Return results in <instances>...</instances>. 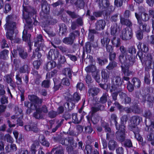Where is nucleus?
Wrapping results in <instances>:
<instances>
[{
	"label": "nucleus",
	"mask_w": 154,
	"mask_h": 154,
	"mask_svg": "<svg viewBox=\"0 0 154 154\" xmlns=\"http://www.w3.org/2000/svg\"><path fill=\"white\" fill-rule=\"evenodd\" d=\"M59 53L54 49H51L49 51L47 58L49 60H54L58 57Z\"/></svg>",
	"instance_id": "f8f14e48"
},
{
	"label": "nucleus",
	"mask_w": 154,
	"mask_h": 154,
	"mask_svg": "<svg viewBox=\"0 0 154 154\" xmlns=\"http://www.w3.org/2000/svg\"><path fill=\"white\" fill-rule=\"evenodd\" d=\"M127 56V60L125 65L129 67H132L135 63V58L131 54Z\"/></svg>",
	"instance_id": "2eb2a0df"
},
{
	"label": "nucleus",
	"mask_w": 154,
	"mask_h": 154,
	"mask_svg": "<svg viewBox=\"0 0 154 154\" xmlns=\"http://www.w3.org/2000/svg\"><path fill=\"white\" fill-rule=\"evenodd\" d=\"M14 33V31H8L6 34V36L7 39L11 40L13 39V35Z\"/></svg>",
	"instance_id": "052dcab7"
},
{
	"label": "nucleus",
	"mask_w": 154,
	"mask_h": 154,
	"mask_svg": "<svg viewBox=\"0 0 154 154\" xmlns=\"http://www.w3.org/2000/svg\"><path fill=\"white\" fill-rule=\"evenodd\" d=\"M91 50V46L90 42H86L84 47V51L88 53H90Z\"/></svg>",
	"instance_id": "49530a36"
},
{
	"label": "nucleus",
	"mask_w": 154,
	"mask_h": 154,
	"mask_svg": "<svg viewBox=\"0 0 154 154\" xmlns=\"http://www.w3.org/2000/svg\"><path fill=\"white\" fill-rule=\"evenodd\" d=\"M41 64V62L40 60H35L33 62V65L35 68L38 69Z\"/></svg>",
	"instance_id": "680f3d73"
},
{
	"label": "nucleus",
	"mask_w": 154,
	"mask_h": 154,
	"mask_svg": "<svg viewBox=\"0 0 154 154\" xmlns=\"http://www.w3.org/2000/svg\"><path fill=\"white\" fill-rule=\"evenodd\" d=\"M36 110L35 112L33 114V116L37 119H42L43 118V116L42 114L39 109H37V106H36V108L35 109Z\"/></svg>",
	"instance_id": "7c9ffc66"
},
{
	"label": "nucleus",
	"mask_w": 154,
	"mask_h": 154,
	"mask_svg": "<svg viewBox=\"0 0 154 154\" xmlns=\"http://www.w3.org/2000/svg\"><path fill=\"white\" fill-rule=\"evenodd\" d=\"M31 35L27 33L26 30L24 29L23 32L22 36L23 41L29 43L30 41Z\"/></svg>",
	"instance_id": "473e14b6"
},
{
	"label": "nucleus",
	"mask_w": 154,
	"mask_h": 154,
	"mask_svg": "<svg viewBox=\"0 0 154 154\" xmlns=\"http://www.w3.org/2000/svg\"><path fill=\"white\" fill-rule=\"evenodd\" d=\"M139 26L140 28L141 27H142V30L143 31L149 32L150 31V27L145 23H143L142 22L141 24H139Z\"/></svg>",
	"instance_id": "c9c22d12"
},
{
	"label": "nucleus",
	"mask_w": 154,
	"mask_h": 154,
	"mask_svg": "<svg viewBox=\"0 0 154 154\" xmlns=\"http://www.w3.org/2000/svg\"><path fill=\"white\" fill-rule=\"evenodd\" d=\"M117 146V142L114 140H109L108 143V147L109 150H114Z\"/></svg>",
	"instance_id": "a878e982"
},
{
	"label": "nucleus",
	"mask_w": 154,
	"mask_h": 154,
	"mask_svg": "<svg viewBox=\"0 0 154 154\" xmlns=\"http://www.w3.org/2000/svg\"><path fill=\"white\" fill-rule=\"evenodd\" d=\"M104 108L103 105L100 104L98 102L96 103L95 105L91 108L92 114H94L99 110H103Z\"/></svg>",
	"instance_id": "ddd939ff"
},
{
	"label": "nucleus",
	"mask_w": 154,
	"mask_h": 154,
	"mask_svg": "<svg viewBox=\"0 0 154 154\" xmlns=\"http://www.w3.org/2000/svg\"><path fill=\"white\" fill-rule=\"evenodd\" d=\"M53 80L54 83V88L55 91H57L61 86L60 81L56 78H53Z\"/></svg>",
	"instance_id": "79ce46f5"
},
{
	"label": "nucleus",
	"mask_w": 154,
	"mask_h": 154,
	"mask_svg": "<svg viewBox=\"0 0 154 154\" xmlns=\"http://www.w3.org/2000/svg\"><path fill=\"white\" fill-rule=\"evenodd\" d=\"M96 67L94 65H89L86 67L85 71L88 72H92L93 73L96 72Z\"/></svg>",
	"instance_id": "e433bc0d"
},
{
	"label": "nucleus",
	"mask_w": 154,
	"mask_h": 154,
	"mask_svg": "<svg viewBox=\"0 0 154 154\" xmlns=\"http://www.w3.org/2000/svg\"><path fill=\"white\" fill-rule=\"evenodd\" d=\"M142 121V118L137 116H134L131 117L130 119L131 124L130 125H139Z\"/></svg>",
	"instance_id": "1a4fd4ad"
},
{
	"label": "nucleus",
	"mask_w": 154,
	"mask_h": 154,
	"mask_svg": "<svg viewBox=\"0 0 154 154\" xmlns=\"http://www.w3.org/2000/svg\"><path fill=\"white\" fill-rule=\"evenodd\" d=\"M24 105L25 106L32 110H35L36 108V106L35 104H34L33 106V104L28 101L25 102Z\"/></svg>",
	"instance_id": "8fccbe9b"
},
{
	"label": "nucleus",
	"mask_w": 154,
	"mask_h": 154,
	"mask_svg": "<svg viewBox=\"0 0 154 154\" xmlns=\"http://www.w3.org/2000/svg\"><path fill=\"white\" fill-rule=\"evenodd\" d=\"M110 41V40L107 35H105L101 39V43L103 47L109 44Z\"/></svg>",
	"instance_id": "c85d7f7f"
},
{
	"label": "nucleus",
	"mask_w": 154,
	"mask_h": 154,
	"mask_svg": "<svg viewBox=\"0 0 154 154\" xmlns=\"http://www.w3.org/2000/svg\"><path fill=\"white\" fill-rule=\"evenodd\" d=\"M23 19L25 20L26 22L28 24L25 26L26 28H28L30 30L32 29V20L30 18L29 15H34L36 12L33 8L29 6H26L23 5Z\"/></svg>",
	"instance_id": "f257e3e1"
},
{
	"label": "nucleus",
	"mask_w": 154,
	"mask_h": 154,
	"mask_svg": "<svg viewBox=\"0 0 154 154\" xmlns=\"http://www.w3.org/2000/svg\"><path fill=\"white\" fill-rule=\"evenodd\" d=\"M34 46L35 47H38L40 45V47L42 46L44 47V40L42 38V35L40 34L38 36L35 40Z\"/></svg>",
	"instance_id": "dca6fc26"
},
{
	"label": "nucleus",
	"mask_w": 154,
	"mask_h": 154,
	"mask_svg": "<svg viewBox=\"0 0 154 154\" xmlns=\"http://www.w3.org/2000/svg\"><path fill=\"white\" fill-rule=\"evenodd\" d=\"M14 76L13 75L11 74L9 75H5L4 77V80L7 83L10 84V85L14 87V82L12 79V77Z\"/></svg>",
	"instance_id": "6ab92c4d"
},
{
	"label": "nucleus",
	"mask_w": 154,
	"mask_h": 154,
	"mask_svg": "<svg viewBox=\"0 0 154 154\" xmlns=\"http://www.w3.org/2000/svg\"><path fill=\"white\" fill-rule=\"evenodd\" d=\"M120 36L123 40H129L132 37V30L131 29H129L128 28L124 29L121 32Z\"/></svg>",
	"instance_id": "39448f33"
},
{
	"label": "nucleus",
	"mask_w": 154,
	"mask_h": 154,
	"mask_svg": "<svg viewBox=\"0 0 154 154\" xmlns=\"http://www.w3.org/2000/svg\"><path fill=\"white\" fill-rule=\"evenodd\" d=\"M66 12L72 19H76L79 17V15L74 11L67 10L66 11Z\"/></svg>",
	"instance_id": "09e8293b"
},
{
	"label": "nucleus",
	"mask_w": 154,
	"mask_h": 154,
	"mask_svg": "<svg viewBox=\"0 0 154 154\" xmlns=\"http://www.w3.org/2000/svg\"><path fill=\"white\" fill-rule=\"evenodd\" d=\"M127 55H122L120 54L118 57V59L119 62L121 63V65H125L127 60Z\"/></svg>",
	"instance_id": "cd10ccee"
},
{
	"label": "nucleus",
	"mask_w": 154,
	"mask_h": 154,
	"mask_svg": "<svg viewBox=\"0 0 154 154\" xmlns=\"http://www.w3.org/2000/svg\"><path fill=\"white\" fill-rule=\"evenodd\" d=\"M151 55V57L148 56L147 60H146V64L149 68L153 69L154 68V63L153 60L152 55L150 54H148Z\"/></svg>",
	"instance_id": "a211bd4d"
},
{
	"label": "nucleus",
	"mask_w": 154,
	"mask_h": 154,
	"mask_svg": "<svg viewBox=\"0 0 154 154\" xmlns=\"http://www.w3.org/2000/svg\"><path fill=\"white\" fill-rule=\"evenodd\" d=\"M16 15L13 14L8 15L6 18V23L5 25V29L7 31H14L16 28V23L14 21L16 19Z\"/></svg>",
	"instance_id": "f03ea898"
},
{
	"label": "nucleus",
	"mask_w": 154,
	"mask_h": 154,
	"mask_svg": "<svg viewBox=\"0 0 154 154\" xmlns=\"http://www.w3.org/2000/svg\"><path fill=\"white\" fill-rule=\"evenodd\" d=\"M8 51L7 50H4L0 53V59H5L8 56Z\"/></svg>",
	"instance_id": "6e6d98bb"
},
{
	"label": "nucleus",
	"mask_w": 154,
	"mask_h": 154,
	"mask_svg": "<svg viewBox=\"0 0 154 154\" xmlns=\"http://www.w3.org/2000/svg\"><path fill=\"white\" fill-rule=\"evenodd\" d=\"M75 35L73 33H71L68 37L64 38L63 40V42L64 44L68 45H72L75 38Z\"/></svg>",
	"instance_id": "6e6552de"
},
{
	"label": "nucleus",
	"mask_w": 154,
	"mask_h": 154,
	"mask_svg": "<svg viewBox=\"0 0 154 154\" xmlns=\"http://www.w3.org/2000/svg\"><path fill=\"white\" fill-rule=\"evenodd\" d=\"M30 70L29 66L27 64H25L21 67L19 69V71L21 73H29Z\"/></svg>",
	"instance_id": "4c0bfd02"
},
{
	"label": "nucleus",
	"mask_w": 154,
	"mask_h": 154,
	"mask_svg": "<svg viewBox=\"0 0 154 154\" xmlns=\"http://www.w3.org/2000/svg\"><path fill=\"white\" fill-rule=\"evenodd\" d=\"M17 149L16 145L14 143L8 145L5 148L6 152L7 153L14 152L17 150Z\"/></svg>",
	"instance_id": "5701e85b"
},
{
	"label": "nucleus",
	"mask_w": 154,
	"mask_h": 154,
	"mask_svg": "<svg viewBox=\"0 0 154 154\" xmlns=\"http://www.w3.org/2000/svg\"><path fill=\"white\" fill-rule=\"evenodd\" d=\"M28 98L34 104H35L36 106H37V105H41L43 101L42 99L39 98L36 96L34 95H29Z\"/></svg>",
	"instance_id": "9d476101"
},
{
	"label": "nucleus",
	"mask_w": 154,
	"mask_h": 154,
	"mask_svg": "<svg viewBox=\"0 0 154 154\" xmlns=\"http://www.w3.org/2000/svg\"><path fill=\"white\" fill-rule=\"evenodd\" d=\"M72 72L71 69L69 68H65L62 71L63 74L68 76L70 79H71Z\"/></svg>",
	"instance_id": "37998d69"
},
{
	"label": "nucleus",
	"mask_w": 154,
	"mask_h": 154,
	"mask_svg": "<svg viewBox=\"0 0 154 154\" xmlns=\"http://www.w3.org/2000/svg\"><path fill=\"white\" fill-rule=\"evenodd\" d=\"M145 131L148 132L147 136V140L151 142H154V130L152 128H150L148 125H146L144 128Z\"/></svg>",
	"instance_id": "0eeeda50"
},
{
	"label": "nucleus",
	"mask_w": 154,
	"mask_h": 154,
	"mask_svg": "<svg viewBox=\"0 0 154 154\" xmlns=\"http://www.w3.org/2000/svg\"><path fill=\"white\" fill-rule=\"evenodd\" d=\"M131 83L136 88H139L140 87L141 82L137 78H134L132 79Z\"/></svg>",
	"instance_id": "f704fd0d"
},
{
	"label": "nucleus",
	"mask_w": 154,
	"mask_h": 154,
	"mask_svg": "<svg viewBox=\"0 0 154 154\" xmlns=\"http://www.w3.org/2000/svg\"><path fill=\"white\" fill-rule=\"evenodd\" d=\"M97 2L98 3L100 8L102 9L106 8L109 5L108 0H97Z\"/></svg>",
	"instance_id": "f3484780"
},
{
	"label": "nucleus",
	"mask_w": 154,
	"mask_h": 154,
	"mask_svg": "<svg viewBox=\"0 0 154 154\" xmlns=\"http://www.w3.org/2000/svg\"><path fill=\"white\" fill-rule=\"evenodd\" d=\"M92 76L94 77L96 81L100 83L101 81L100 79V75L97 72L94 73H93Z\"/></svg>",
	"instance_id": "e2e57ef3"
},
{
	"label": "nucleus",
	"mask_w": 154,
	"mask_h": 154,
	"mask_svg": "<svg viewBox=\"0 0 154 154\" xmlns=\"http://www.w3.org/2000/svg\"><path fill=\"white\" fill-rule=\"evenodd\" d=\"M42 8L43 12L46 14H48L50 11L49 5H48L47 1L42 0Z\"/></svg>",
	"instance_id": "412c9836"
},
{
	"label": "nucleus",
	"mask_w": 154,
	"mask_h": 154,
	"mask_svg": "<svg viewBox=\"0 0 154 154\" xmlns=\"http://www.w3.org/2000/svg\"><path fill=\"white\" fill-rule=\"evenodd\" d=\"M145 99L146 100L149 102H154V97L151 94H147L145 97Z\"/></svg>",
	"instance_id": "5fc2aeb1"
},
{
	"label": "nucleus",
	"mask_w": 154,
	"mask_h": 154,
	"mask_svg": "<svg viewBox=\"0 0 154 154\" xmlns=\"http://www.w3.org/2000/svg\"><path fill=\"white\" fill-rule=\"evenodd\" d=\"M60 32H61L62 34L66 32L67 30L66 26L64 23H62L60 25Z\"/></svg>",
	"instance_id": "603ef678"
},
{
	"label": "nucleus",
	"mask_w": 154,
	"mask_h": 154,
	"mask_svg": "<svg viewBox=\"0 0 154 154\" xmlns=\"http://www.w3.org/2000/svg\"><path fill=\"white\" fill-rule=\"evenodd\" d=\"M5 139L8 142L12 143L13 142V140L11 136L9 134H6L5 136Z\"/></svg>",
	"instance_id": "69168bd1"
},
{
	"label": "nucleus",
	"mask_w": 154,
	"mask_h": 154,
	"mask_svg": "<svg viewBox=\"0 0 154 154\" xmlns=\"http://www.w3.org/2000/svg\"><path fill=\"white\" fill-rule=\"evenodd\" d=\"M75 100H72L69 97L66 102L64 106L67 109L71 110L75 107Z\"/></svg>",
	"instance_id": "9b49d317"
},
{
	"label": "nucleus",
	"mask_w": 154,
	"mask_h": 154,
	"mask_svg": "<svg viewBox=\"0 0 154 154\" xmlns=\"http://www.w3.org/2000/svg\"><path fill=\"white\" fill-rule=\"evenodd\" d=\"M50 85V81L49 80L44 81L42 83V86L45 88H48Z\"/></svg>",
	"instance_id": "774afa93"
},
{
	"label": "nucleus",
	"mask_w": 154,
	"mask_h": 154,
	"mask_svg": "<svg viewBox=\"0 0 154 154\" xmlns=\"http://www.w3.org/2000/svg\"><path fill=\"white\" fill-rule=\"evenodd\" d=\"M117 117L116 116L115 114H113L111 115L110 118V120L111 122L112 121L114 122L115 123L116 128V126H119V125L118 124V123L117 122Z\"/></svg>",
	"instance_id": "13d9d810"
},
{
	"label": "nucleus",
	"mask_w": 154,
	"mask_h": 154,
	"mask_svg": "<svg viewBox=\"0 0 154 154\" xmlns=\"http://www.w3.org/2000/svg\"><path fill=\"white\" fill-rule=\"evenodd\" d=\"M39 145L38 141L37 140L34 141L30 147V154H35L36 152V148Z\"/></svg>",
	"instance_id": "bb28decb"
},
{
	"label": "nucleus",
	"mask_w": 154,
	"mask_h": 154,
	"mask_svg": "<svg viewBox=\"0 0 154 154\" xmlns=\"http://www.w3.org/2000/svg\"><path fill=\"white\" fill-rule=\"evenodd\" d=\"M121 67L122 72L125 76H129L132 74V72L129 69V67L124 65H121Z\"/></svg>",
	"instance_id": "aec40b11"
},
{
	"label": "nucleus",
	"mask_w": 154,
	"mask_h": 154,
	"mask_svg": "<svg viewBox=\"0 0 154 154\" xmlns=\"http://www.w3.org/2000/svg\"><path fill=\"white\" fill-rule=\"evenodd\" d=\"M73 147L68 146L67 147L66 149L68 151L69 154H78V151L77 150L74 149Z\"/></svg>",
	"instance_id": "bf43d9fd"
},
{
	"label": "nucleus",
	"mask_w": 154,
	"mask_h": 154,
	"mask_svg": "<svg viewBox=\"0 0 154 154\" xmlns=\"http://www.w3.org/2000/svg\"><path fill=\"white\" fill-rule=\"evenodd\" d=\"M129 128L130 130L132 131L134 134H138L139 133L140 130L137 126V125H129Z\"/></svg>",
	"instance_id": "c03bdc74"
},
{
	"label": "nucleus",
	"mask_w": 154,
	"mask_h": 154,
	"mask_svg": "<svg viewBox=\"0 0 154 154\" xmlns=\"http://www.w3.org/2000/svg\"><path fill=\"white\" fill-rule=\"evenodd\" d=\"M120 23L122 25H126L129 27L132 25L131 22L128 18H123L122 16H120Z\"/></svg>",
	"instance_id": "393cba45"
},
{
	"label": "nucleus",
	"mask_w": 154,
	"mask_h": 154,
	"mask_svg": "<svg viewBox=\"0 0 154 154\" xmlns=\"http://www.w3.org/2000/svg\"><path fill=\"white\" fill-rule=\"evenodd\" d=\"M137 46L138 48H140L141 51L145 53L147 52L149 50L148 47L144 43L142 44V43L140 42Z\"/></svg>",
	"instance_id": "58836bf2"
},
{
	"label": "nucleus",
	"mask_w": 154,
	"mask_h": 154,
	"mask_svg": "<svg viewBox=\"0 0 154 154\" xmlns=\"http://www.w3.org/2000/svg\"><path fill=\"white\" fill-rule=\"evenodd\" d=\"M38 140L41 143L43 146L48 147L49 146V143L45 140L44 137L43 135H40Z\"/></svg>",
	"instance_id": "72a5a7b5"
},
{
	"label": "nucleus",
	"mask_w": 154,
	"mask_h": 154,
	"mask_svg": "<svg viewBox=\"0 0 154 154\" xmlns=\"http://www.w3.org/2000/svg\"><path fill=\"white\" fill-rule=\"evenodd\" d=\"M17 51L18 52L20 57L23 59H24L27 58V54L26 52L24 51V49L20 47H18L17 50H14L12 51V53L14 56L17 54Z\"/></svg>",
	"instance_id": "423d86ee"
},
{
	"label": "nucleus",
	"mask_w": 154,
	"mask_h": 154,
	"mask_svg": "<svg viewBox=\"0 0 154 154\" xmlns=\"http://www.w3.org/2000/svg\"><path fill=\"white\" fill-rule=\"evenodd\" d=\"M100 91V89L97 88H93L89 89L88 93L89 96L94 97L97 95Z\"/></svg>",
	"instance_id": "4be33fe9"
},
{
	"label": "nucleus",
	"mask_w": 154,
	"mask_h": 154,
	"mask_svg": "<svg viewBox=\"0 0 154 154\" xmlns=\"http://www.w3.org/2000/svg\"><path fill=\"white\" fill-rule=\"evenodd\" d=\"M128 118L127 115H125L122 116L121 118V123L119 126L121 127L125 128V125L128 121Z\"/></svg>",
	"instance_id": "c756f323"
},
{
	"label": "nucleus",
	"mask_w": 154,
	"mask_h": 154,
	"mask_svg": "<svg viewBox=\"0 0 154 154\" xmlns=\"http://www.w3.org/2000/svg\"><path fill=\"white\" fill-rule=\"evenodd\" d=\"M124 145L125 146L128 147H130L132 146V142L129 139H126L124 142Z\"/></svg>",
	"instance_id": "0e129e2a"
},
{
	"label": "nucleus",
	"mask_w": 154,
	"mask_h": 154,
	"mask_svg": "<svg viewBox=\"0 0 154 154\" xmlns=\"http://www.w3.org/2000/svg\"><path fill=\"white\" fill-rule=\"evenodd\" d=\"M119 29V26L118 25L115 23L112 25L111 27V32L112 35H114L116 34Z\"/></svg>",
	"instance_id": "a18cd8bd"
},
{
	"label": "nucleus",
	"mask_w": 154,
	"mask_h": 154,
	"mask_svg": "<svg viewBox=\"0 0 154 154\" xmlns=\"http://www.w3.org/2000/svg\"><path fill=\"white\" fill-rule=\"evenodd\" d=\"M108 94L106 93L103 94L100 98L99 102L100 103L104 104L106 103L107 100Z\"/></svg>",
	"instance_id": "de8ad7c7"
},
{
	"label": "nucleus",
	"mask_w": 154,
	"mask_h": 154,
	"mask_svg": "<svg viewBox=\"0 0 154 154\" xmlns=\"http://www.w3.org/2000/svg\"><path fill=\"white\" fill-rule=\"evenodd\" d=\"M75 4L77 5V6L79 8H82L85 5V2L83 0H78L75 2Z\"/></svg>",
	"instance_id": "4d7b16f0"
},
{
	"label": "nucleus",
	"mask_w": 154,
	"mask_h": 154,
	"mask_svg": "<svg viewBox=\"0 0 154 154\" xmlns=\"http://www.w3.org/2000/svg\"><path fill=\"white\" fill-rule=\"evenodd\" d=\"M117 66V63L115 61H111L110 62L108 66L106 67V69L108 70H112L114 68Z\"/></svg>",
	"instance_id": "a19ab883"
},
{
	"label": "nucleus",
	"mask_w": 154,
	"mask_h": 154,
	"mask_svg": "<svg viewBox=\"0 0 154 154\" xmlns=\"http://www.w3.org/2000/svg\"><path fill=\"white\" fill-rule=\"evenodd\" d=\"M116 128L118 130L115 134L116 139L119 141L123 142L126 138L125 128L118 126H117Z\"/></svg>",
	"instance_id": "20e7f679"
},
{
	"label": "nucleus",
	"mask_w": 154,
	"mask_h": 154,
	"mask_svg": "<svg viewBox=\"0 0 154 154\" xmlns=\"http://www.w3.org/2000/svg\"><path fill=\"white\" fill-rule=\"evenodd\" d=\"M132 111L135 113L139 114L141 112L140 109L138 106H135L132 109Z\"/></svg>",
	"instance_id": "338daca9"
},
{
	"label": "nucleus",
	"mask_w": 154,
	"mask_h": 154,
	"mask_svg": "<svg viewBox=\"0 0 154 154\" xmlns=\"http://www.w3.org/2000/svg\"><path fill=\"white\" fill-rule=\"evenodd\" d=\"M56 62L53 61L48 62L46 65L47 70H49L54 68L56 66Z\"/></svg>",
	"instance_id": "ea45409f"
},
{
	"label": "nucleus",
	"mask_w": 154,
	"mask_h": 154,
	"mask_svg": "<svg viewBox=\"0 0 154 154\" xmlns=\"http://www.w3.org/2000/svg\"><path fill=\"white\" fill-rule=\"evenodd\" d=\"M102 78L105 79H107L109 78V72L103 69L101 71Z\"/></svg>",
	"instance_id": "3c124183"
},
{
	"label": "nucleus",
	"mask_w": 154,
	"mask_h": 154,
	"mask_svg": "<svg viewBox=\"0 0 154 154\" xmlns=\"http://www.w3.org/2000/svg\"><path fill=\"white\" fill-rule=\"evenodd\" d=\"M113 83L110 88V91L112 92L117 91H121L122 89L121 85L123 81L119 76H116L113 79Z\"/></svg>",
	"instance_id": "7ed1b4c3"
},
{
	"label": "nucleus",
	"mask_w": 154,
	"mask_h": 154,
	"mask_svg": "<svg viewBox=\"0 0 154 154\" xmlns=\"http://www.w3.org/2000/svg\"><path fill=\"white\" fill-rule=\"evenodd\" d=\"M55 151L54 154H64L63 149L61 146H55L52 149L51 152H53Z\"/></svg>",
	"instance_id": "b1692460"
},
{
	"label": "nucleus",
	"mask_w": 154,
	"mask_h": 154,
	"mask_svg": "<svg viewBox=\"0 0 154 154\" xmlns=\"http://www.w3.org/2000/svg\"><path fill=\"white\" fill-rule=\"evenodd\" d=\"M111 42L113 45L116 48L119 47L120 45V39L119 38H116L115 36L113 37L111 40Z\"/></svg>",
	"instance_id": "2f4dec72"
},
{
	"label": "nucleus",
	"mask_w": 154,
	"mask_h": 154,
	"mask_svg": "<svg viewBox=\"0 0 154 154\" xmlns=\"http://www.w3.org/2000/svg\"><path fill=\"white\" fill-rule=\"evenodd\" d=\"M96 29L97 30H103L106 25L105 21L103 20H99L96 23Z\"/></svg>",
	"instance_id": "4468645a"
},
{
	"label": "nucleus",
	"mask_w": 154,
	"mask_h": 154,
	"mask_svg": "<svg viewBox=\"0 0 154 154\" xmlns=\"http://www.w3.org/2000/svg\"><path fill=\"white\" fill-rule=\"evenodd\" d=\"M67 142L69 143V145H70L71 146L76 147L77 143H74V139L73 137H67Z\"/></svg>",
	"instance_id": "864d4df0"
}]
</instances>
